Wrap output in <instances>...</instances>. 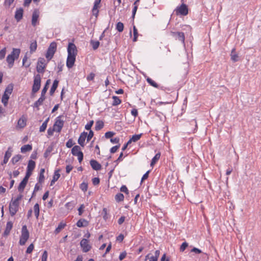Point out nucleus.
Instances as JSON below:
<instances>
[{
	"instance_id": "0eeeda50",
	"label": "nucleus",
	"mask_w": 261,
	"mask_h": 261,
	"mask_svg": "<svg viewBox=\"0 0 261 261\" xmlns=\"http://www.w3.org/2000/svg\"><path fill=\"white\" fill-rule=\"evenodd\" d=\"M80 246L84 252H87L91 249V246L87 239H83L80 242Z\"/></svg>"
},
{
	"instance_id": "e2e57ef3",
	"label": "nucleus",
	"mask_w": 261,
	"mask_h": 261,
	"mask_svg": "<svg viewBox=\"0 0 261 261\" xmlns=\"http://www.w3.org/2000/svg\"><path fill=\"white\" fill-rule=\"evenodd\" d=\"M120 191L126 194H128V190L126 186L123 185L120 188Z\"/></svg>"
},
{
	"instance_id": "e433bc0d",
	"label": "nucleus",
	"mask_w": 261,
	"mask_h": 261,
	"mask_svg": "<svg viewBox=\"0 0 261 261\" xmlns=\"http://www.w3.org/2000/svg\"><path fill=\"white\" fill-rule=\"evenodd\" d=\"M49 118H47L42 123V124L41 125V126L39 128V131L40 132H43L45 130L48 122L49 121Z\"/></svg>"
},
{
	"instance_id": "de8ad7c7",
	"label": "nucleus",
	"mask_w": 261,
	"mask_h": 261,
	"mask_svg": "<svg viewBox=\"0 0 261 261\" xmlns=\"http://www.w3.org/2000/svg\"><path fill=\"white\" fill-rule=\"evenodd\" d=\"M80 189L83 191L86 192L88 189V184L85 182L80 185Z\"/></svg>"
},
{
	"instance_id": "b1692460",
	"label": "nucleus",
	"mask_w": 261,
	"mask_h": 261,
	"mask_svg": "<svg viewBox=\"0 0 261 261\" xmlns=\"http://www.w3.org/2000/svg\"><path fill=\"white\" fill-rule=\"evenodd\" d=\"M58 84H59V81H58L57 80H55L54 81L53 85H52V86L50 89V91H49L50 95H52L54 94L56 89L58 87Z\"/></svg>"
},
{
	"instance_id": "603ef678",
	"label": "nucleus",
	"mask_w": 261,
	"mask_h": 261,
	"mask_svg": "<svg viewBox=\"0 0 261 261\" xmlns=\"http://www.w3.org/2000/svg\"><path fill=\"white\" fill-rule=\"evenodd\" d=\"M34 248V246L33 243L31 244L27 248L26 253L28 254L31 253Z\"/></svg>"
},
{
	"instance_id": "a19ab883",
	"label": "nucleus",
	"mask_w": 261,
	"mask_h": 261,
	"mask_svg": "<svg viewBox=\"0 0 261 261\" xmlns=\"http://www.w3.org/2000/svg\"><path fill=\"white\" fill-rule=\"evenodd\" d=\"M34 211L35 213V215L37 219H38L39 216V205L38 203H36L34 206Z\"/></svg>"
},
{
	"instance_id": "79ce46f5",
	"label": "nucleus",
	"mask_w": 261,
	"mask_h": 261,
	"mask_svg": "<svg viewBox=\"0 0 261 261\" xmlns=\"http://www.w3.org/2000/svg\"><path fill=\"white\" fill-rule=\"evenodd\" d=\"M124 195L121 193H117L115 197V200L117 202H121L124 200Z\"/></svg>"
},
{
	"instance_id": "5701e85b",
	"label": "nucleus",
	"mask_w": 261,
	"mask_h": 261,
	"mask_svg": "<svg viewBox=\"0 0 261 261\" xmlns=\"http://www.w3.org/2000/svg\"><path fill=\"white\" fill-rule=\"evenodd\" d=\"M230 57L231 60L234 62H237L239 60V56L236 53V49L234 48L231 50Z\"/></svg>"
},
{
	"instance_id": "774afa93",
	"label": "nucleus",
	"mask_w": 261,
	"mask_h": 261,
	"mask_svg": "<svg viewBox=\"0 0 261 261\" xmlns=\"http://www.w3.org/2000/svg\"><path fill=\"white\" fill-rule=\"evenodd\" d=\"M120 145H116L115 146H113L110 149V152L112 153H114L116 152L117 150V149L119 148Z\"/></svg>"
},
{
	"instance_id": "f03ea898",
	"label": "nucleus",
	"mask_w": 261,
	"mask_h": 261,
	"mask_svg": "<svg viewBox=\"0 0 261 261\" xmlns=\"http://www.w3.org/2000/svg\"><path fill=\"white\" fill-rule=\"evenodd\" d=\"M22 197L21 195H19L15 199H12L9 204V211L11 216H14L18 211L19 201Z\"/></svg>"
},
{
	"instance_id": "69168bd1",
	"label": "nucleus",
	"mask_w": 261,
	"mask_h": 261,
	"mask_svg": "<svg viewBox=\"0 0 261 261\" xmlns=\"http://www.w3.org/2000/svg\"><path fill=\"white\" fill-rule=\"evenodd\" d=\"M32 171L28 170V169H27L26 174H25V176H24V177L23 178L28 180L29 177H30V176L32 174Z\"/></svg>"
},
{
	"instance_id": "6e6552de",
	"label": "nucleus",
	"mask_w": 261,
	"mask_h": 261,
	"mask_svg": "<svg viewBox=\"0 0 261 261\" xmlns=\"http://www.w3.org/2000/svg\"><path fill=\"white\" fill-rule=\"evenodd\" d=\"M45 60L44 58H40L38 61L37 66V71L39 73H43L44 71V69L46 66Z\"/></svg>"
},
{
	"instance_id": "9d476101",
	"label": "nucleus",
	"mask_w": 261,
	"mask_h": 261,
	"mask_svg": "<svg viewBox=\"0 0 261 261\" xmlns=\"http://www.w3.org/2000/svg\"><path fill=\"white\" fill-rule=\"evenodd\" d=\"M77 48L75 45L73 43H69L67 47L68 55H71L72 56H76L77 55Z\"/></svg>"
},
{
	"instance_id": "4468645a",
	"label": "nucleus",
	"mask_w": 261,
	"mask_h": 261,
	"mask_svg": "<svg viewBox=\"0 0 261 261\" xmlns=\"http://www.w3.org/2000/svg\"><path fill=\"white\" fill-rule=\"evenodd\" d=\"M90 164L92 168L94 170L98 171L101 168V165L95 160H91L90 161Z\"/></svg>"
},
{
	"instance_id": "f3484780",
	"label": "nucleus",
	"mask_w": 261,
	"mask_h": 261,
	"mask_svg": "<svg viewBox=\"0 0 261 261\" xmlns=\"http://www.w3.org/2000/svg\"><path fill=\"white\" fill-rule=\"evenodd\" d=\"M60 169H58L55 171L53 179L50 182V186L54 185L56 181H57L60 177Z\"/></svg>"
},
{
	"instance_id": "ea45409f",
	"label": "nucleus",
	"mask_w": 261,
	"mask_h": 261,
	"mask_svg": "<svg viewBox=\"0 0 261 261\" xmlns=\"http://www.w3.org/2000/svg\"><path fill=\"white\" fill-rule=\"evenodd\" d=\"M13 85L12 84H9L6 87V88L5 89V91L4 92V93H6L7 95H10L12 93V92L13 91Z\"/></svg>"
},
{
	"instance_id": "72a5a7b5",
	"label": "nucleus",
	"mask_w": 261,
	"mask_h": 261,
	"mask_svg": "<svg viewBox=\"0 0 261 261\" xmlns=\"http://www.w3.org/2000/svg\"><path fill=\"white\" fill-rule=\"evenodd\" d=\"M17 125L20 128L24 127L26 125L25 119L23 117L20 118L18 121Z\"/></svg>"
},
{
	"instance_id": "a211bd4d",
	"label": "nucleus",
	"mask_w": 261,
	"mask_h": 261,
	"mask_svg": "<svg viewBox=\"0 0 261 261\" xmlns=\"http://www.w3.org/2000/svg\"><path fill=\"white\" fill-rule=\"evenodd\" d=\"M13 227V223L11 221L7 222L6 224V227L5 231L4 232L3 235L4 236H7L10 232V231Z\"/></svg>"
},
{
	"instance_id": "052dcab7",
	"label": "nucleus",
	"mask_w": 261,
	"mask_h": 261,
	"mask_svg": "<svg viewBox=\"0 0 261 261\" xmlns=\"http://www.w3.org/2000/svg\"><path fill=\"white\" fill-rule=\"evenodd\" d=\"M126 255L127 253L125 251H124L123 252H121L119 256V260H123L126 256Z\"/></svg>"
},
{
	"instance_id": "7ed1b4c3",
	"label": "nucleus",
	"mask_w": 261,
	"mask_h": 261,
	"mask_svg": "<svg viewBox=\"0 0 261 261\" xmlns=\"http://www.w3.org/2000/svg\"><path fill=\"white\" fill-rule=\"evenodd\" d=\"M29 238V232L25 225H23L21 228V236L19 243L20 245H24Z\"/></svg>"
},
{
	"instance_id": "09e8293b",
	"label": "nucleus",
	"mask_w": 261,
	"mask_h": 261,
	"mask_svg": "<svg viewBox=\"0 0 261 261\" xmlns=\"http://www.w3.org/2000/svg\"><path fill=\"white\" fill-rule=\"evenodd\" d=\"M6 54V48L4 47L0 50V60H3Z\"/></svg>"
},
{
	"instance_id": "49530a36",
	"label": "nucleus",
	"mask_w": 261,
	"mask_h": 261,
	"mask_svg": "<svg viewBox=\"0 0 261 261\" xmlns=\"http://www.w3.org/2000/svg\"><path fill=\"white\" fill-rule=\"evenodd\" d=\"M133 33H134L133 41L136 42L137 40L138 33V30L135 26H134V27H133Z\"/></svg>"
},
{
	"instance_id": "5fc2aeb1",
	"label": "nucleus",
	"mask_w": 261,
	"mask_h": 261,
	"mask_svg": "<svg viewBox=\"0 0 261 261\" xmlns=\"http://www.w3.org/2000/svg\"><path fill=\"white\" fill-rule=\"evenodd\" d=\"M94 136V133L93 132L92 130H90L89 131V134H87V141L88 142Z\"/></svg>"
},
{
	"instance_id": "c03bdc74",
	"label": "nucleus",
	"mask_w": 261,
	"mask_h": 261,
	"mask_svg": "<svg viewBox=\"0 0 261 261\" xmlns=\"http://www.w3.org/2000/svg\"><path fill=\"white\" fill-rule=\"evenodd\" d=\"M124 29V25L123 23L121 22H118L117 23L116 25V29L119 32H122L123 31Z\"/></svg>"
},
{
	"instance_id": "423d86ee",
	"label": "nucleus",
	"mask_w": 261,
	"mask_h": 261,
	"mask_svg": "<svg viewBox=\"0 0 261 261\" xmlns=\"http://www.w3.org/2000/svg\"><path fill=\"white\" fill-rule=\"evenodd\" d=\"M175 11L177 15L186 16L188 14L189 9L187 5L182 3L176 7Z\"/></svg>"
},
{
	"instance_id": "9b49d317",
	"label": "nucleus",
	"mask_w": 261,
	"mask_h": 261,
	"mask_svg": "<svg viewBox=\"0 0 261 261\" xmlns=\"http://www.w3.org/2000/svg\"><path fill=\"white\" fill-rule=\"evenodd\" d=\"M171 34L173 37L175 38L176 39L184 43L185 37L184 33L179 32H171Z\"/></svg>"
},
{
	"instance_id": "a878e982",
	"label": "nucleus",
	"mask_w": 261,
	"mask_h": 261,
	"mask_svg": "<svg viewBox=\"0 0 261 261\" xmlns=\"http://www.w3.org/2000/svg\"><path fill=\"white\" fill-rule=\"evenodd\" d=\"M39 17V15L37 12L35 11L33 12L32 18V24L33 26H36Z\"/></svg>"
},
{
	"instance_id": "338daca9",
	"label": "nucleus",
	"mask_w": 261,
	"mask_h": 261,
	"mask_svg": "<svg viewBox=\"0 0 261 261\" xmlns=\"http://www.w3.org/2000/svg\"><path fill=\"white\" fill-rule=\"evenodd\" d=\"M149 172H150V170H148L143 175V176L142 177V178H141V182H142L143 181H144V180L147 179V178L148 177V176H149Z\"/></svg>"
},
{
	"instance_id": "680f3d73",
	"label": "nucleus",
	"mask_w": 261,
	"mask_h": 261,
	"mask_svg": "<svg viewBox=\"0 0 261 261\" xmlns=\"http://www.w3.org/2000/svg\"><path fill=\"white\" fill-rule=\"evenodd\" d=\"M188 244L185 242L184 243H182L181 245L180 246V251H184L186 248L188 247Z\"/></svg>"
},
{
	"instance_id": "ddd939ff",
	"label": "nucleus",
	"mask_w": 261,
	"mask_h": 261,
	"mask_svg": "<svg viewBox=\"0 0 261 261\" xmlns=\"http://www.w3.org/2000/svg\"><path fill=\"white\" fill-rule=\"evenodd\" d=\"M13 151L12 148L11 147H8V150L6 151L5 154L4 160L2 163V165H3L8 163L9 158L11 157L12 155V152Z\"/></svg>"
},
{
	"instance_id": "473e14b6",
	"label": "nucleus",
	"mask_w": 261,
	"mask_h": 261,
	"mask_svg": "<svg viewBox=\"0 0 261 261\" xmlns=\"http://www.w3.org/2000/svg\"><path fill=\"white\" fill-rule=\"evenodd\" d=\"M50 83V80L48 79L46 81V83H45V85L44 86V87H43V89L42 90V91H41V95L43 96H45V93H46L47 92V90L48 89V85Z\"/></svg>"
},
{
	"instance_id": "cd10ccee",
	"label": "nucleus",
	"mask_w": 261,
	"mask_h": 261,
	"mask_svg": "<svg viewBox=\"0 0 261 261\" xmlns=\"http://www.w3.org/2000/svg\"><path fill=\"white\" fill-rule=\"evenodd\" d=\"M103 122L101 120H98L95 123V129L96 130H99L103 127Z\"/></svg>"
},
{
	"instance_id": "dca6fc26",
	"label": "nucleus",
	"mask_w": 261,
	"mask_h": 261,
	"mask_svg": "<svg viewBox=\"0 0 261 261\" xmlns=\"http://www.w3.org/2000/svg\"><path fill=\"white\" fill-rule=\"evenodd\" d=\"M23 10L22 8H20L17 9L15 13V18L17 21H19L22 18Z\"/></svg>"
},
{
	"instance_id": "6ab92c4d",
	"label": "nucleus",
	"mask_w": 261,
	"mask_h": 261,
	"mask_svg": "<svg viewBox=\"0 0 261 261\" xmlns=\"http://www.w3.org/2000/svg\"><path fill=\"white\" fill-rule=\"evenodd\" d=\"M76 224L79 227H84L87 226L89 224V222L85 219H81L76 222Z\"/></svg>"
},
{
	"instance_id": "c756f323",
	"label": "nucleus",
	"mask_w": 261,
	"mask_h": 261,
	"mask_svg": "<svg viewBox=\"0 0 261 261\" xmlns=\"http://www.w3.org/2000/svg\"><path fill=\"white\" fill-rule=\"evenodd\" d=\"M161 157V153L160 152L157 153L155 156L152 159L150 163V166L153 167L154 165L158 162Z\"/></svg>"
},
{
	"instance_id": "c9c22d12",
	"label": "nucleus",
	"mask_w": 261,
	"mask_h": 261,
	"mask_svg": "<svg viewBox=\"0 0 261 261\" xmlns=\"http://www.w3.org/2000/svg\"><path fill=\"white\" fill-rule=\"evenodd\" d=\"M112 98L113 99L112 103L113 106H118L121 103V100L118 96H113Z\"/></svg>"
},
{
	"instance_id": "6e6d98bb",
	"label": "nucleus",
	"mask_w": 261,
	"mask_h": 261,
	"mask_svg": "<svg viewBox=\"0 0 261 261\" xmlns=\"http://www.w3.org/2000/svg\"><path fill=\"white\" fill-rule=\"evenodd\" d=\"M47 256H48L47 252L45 250L42 255L41 261H47Z\"/></svg>"
},
{
	"instance_id": "1a4fd4ad",
	"label": "nucleus",
	"mask_w": 261,
	"mask_h": 261,
	"mask_svg": "<svg viewBox=\"0 0 261 261\" xmlns=\"http://www.w3.org/2000/svg\"><path fill=\"white\" fill-rule=\"evenodd\" d=\"M60 117H57L56 121L54 125V128L56 129V131L60 133L63 127L64 122L63 120L59 119Z\"/></svg>"
},
{
	"instance_id": "393cba45",
	"label": "nucleus",
	"mask_w": 261,
	"mask_h": 261,
	"mask_svg": "<svg viewBox=\"0 0 261 261\" xmlns=\"http://www.w3.org/2000/svg\"><path fill=\"white\" fill-rule=\"evenodd\" d=\"M37 48V43L36 40L32 42L30 45V52L31 54H32L36 50Z\"/></svg>"
},
{
	"instance_id": "13d9d810",
	"label": "nucleus",
	"mask_w": 261,
	"mask_h": 261,
	"mask_svg": "<svg viewBox=\"0 0 261 261\" xmlns=\"http://www.w3.org/2000/svg\"><path fill=\"white\" fill-rule=\"evenodd\" d=\"M114 135V133L112 132H107L105 133V137L107 139L112 138Z\"/></svg>"
},
{
	"instance_id": "7c9ffc66",
	"label": "nucleus",
	"mask_w": 261,
	"mask_h": 261,
	"mask_svg": "<svg viewBox=\"0 0 261 261\" xmlns=\"http://www.w3.org/2000/svg\"><path fill=\"white\" fill-rule=\"evenodd\" d=\"M35 165L36 164L34 161H33L32 160H29L27 169H28V170H31L33 171L34 168H35Z\"/></svg>"
},
{
	"instance_id": "f257e3e1",
	"label": "nucleus",
	"mask_w": 261,
	"mask_h": 261,
	"mask_svg": "<svg viewBox=\"0 0 261 261\" xmlns=\"http://www.w3.org/2000/svg\"><path fill=\"white\" fill-rule=\"evenodd\" d=\"M20 53V49L19 48H14L11 54L7 56L6 61L9 68H11L13 66L14 61L19 58Z\"/></svg>"
},
{
	"instance_id": "aec40b11",
	"label": "nucleus",
	"mask_w": 261,
	"mask_h": 261,
	"mask_svg": "<svg viewBox=\"0 0 261 261\" xmlns=\"http://www.w3.org/2000/svg\"><path fill=\"white\" fill-rule=\"evenodd\" d=\"M28 180L23 178L22 179V180L20 182V184L18 187V190L19 192L22 193L23 191V190L28 183Z\"/></svg>"
},
{
	"instance_id": "37998d69",
	"label": "nucleus",
	"mask_w": 261,
	"mask_h": 261,
	"mask_svg": "<svg viewBox=\"0 0 261 261\" xmlns=\"http://www.w3.org/2000/svg\"><path fill=\"white\" fill-rule=\"evenodd\" d=\"M90 44L92 46V48L94 50H96L98 48L99 46V42L98 41L91 40Z\"/></svg>"
},
{
	"instance_id": "2eb2a0df",
	"label": "nucleus",
	"mask_w": 261,
	"mask_h": 261,
	"mask_svg": "<svg viewBox=\"0 0 261 261\" xmlns=\"http://www.w3.org/2000/svg\"><path fill=\"white\" fill-rule=\"evenodd\" d=\"M87 136V133L83 132L80 136L78 139V143L82 147L85 146V141Z\"/></svg>"
},
{
	"instance_id": "412c9836",
	"label": "nucleus",
	"mask_w": 261,
	"mask_h": 261,
	"mask_svg": "<svg viewBox=\"0 0 261 261\" xmlns=\"http://www.w3.org/2000/svg\"><path fill=\"white\" fill-rule=\"evenodd\" d=\"M71 153L74 156H77L82 153L81 150V147L78 145L73 146L71 149Z\"/></svg>"
},
{
	"instance_id": "39448f33",
	"label": "nucleus",
	"mask_w": 261,
	"mask_h": 261,
	"mask_svg": "<svg viewBox=\"0 0 261 261\" xmlns=\"http://www.w3.org/2000/svg\"><path fill=\"white\" fill-rule=\"evenodd\" d=\"M41 76L39 74H37L34 76L32 90V93H36L40 89L41 86Z\"/></svg>"
},
{
	"instance_id": "20e7f679",
	"label": "nucleus",
	"mask_w": 261,
	"mask_h": 261,
	"mask_svg": "<svg viewBox=\"0 0 261 261\" xmlns=\"http://www.w3.org/2000/svg\"><path fill=\"white\" fill-rule=\"evenodd\" d=\"M57 50V43L55 42H51L46 51L45 57L47 61H50L53 57Z\"/></svg>"
},
{
	"instance_id": "a18cd8bd",
	"label": "nucleus",
	"mask_w": 261,
	"mask_h": 261,
	"mask_svg": "<svg viewBox=\"0 0 261 261\" xmlns=\"http://www.w3.org/2000/svg\"><path fill=\"white\" fill-rule=\"evenodd\" d=\"M146 81L148 82V83H149L151 86H153V87H155V88L158 87V85L157 84V83H156L151 79H150L149 77H147L146 79Z\"/></svg>"
},
{
	"instance_id": "8fccbe9b",
	"label": "nucleus",
	"mask_w": 261,
	"mask_h": 261,
	"mask_svg": "<svg viewBox=\"0 0 261 261\" xmlns=\"http://www.w3.org/2000/svg\"><path fill=\"white\" fill-rule=\"evenodd\" d=\"M94 123L93 120L90 121L87 124H86L85 128L86 130H91V128Z\"/></svg>"
},
{
	"instance_id": "4c0bfd02",
	"label": "nucleus",
	"mask_w": 261,
	"mask_h": 261,
	"mask_svg": "<svg viewBox=\"0 0 261 261\" xmlns=\"http://www.w3.org/2000/svg\"><path fill=\"white\" fill-rule=\"evenodd\" d=\"M9 95H7L6 93H4L2 98V102L3 103L4 105L6 107L8 105V100L9 98Z\"/></svg>"
},
{
	"instance_id": "bf43d9fd",
	"label": "nucleus",
	"mask_w": 261,
	"mask_h": 261,
	"mask_svg": "<svg viewBox=\"0 0 261 261\" xmlns=\"http://www.w3.org/2000/svg\"><path fill=\"white\" fill-rule=\"evenodd\" d=\"M92 184L94 186L99 185L100 182V179L98 177H94L92 179Z\"/></svg>"
},
{
	"instance_id": "0e129e2a",
	"label": "nucleus",
	"mask_w": 261,
	"mask_h": 261,
	"mask_svg": "<svg viewBox=\"0 0 261 261\" xmlns=\"http://www.w3.org/2000/svg\"><path fill=\"white\" fill-rule=\"evenodd\" d=\"M44 180V174H39V177L38 178V181L39 184H41Z\"/></svg>"
},
{
	"instance_id": "bb28decb",
	"label": "nucleus",
	"mask_w": 261,
	"mask_h": 261,
	"mask_svg": "<svg viewBox=\"0 0 261 261\" xmlns=\"http://www.w3.org/2000/svg\"><path fill=\"white\" fill-rule=\"evenodd\" d=\"M45 99V96L41 95L40 97L34 103V108H38V107L42 105L43 101Z\"/></svg>"
},
{
	"instance_id": "4d7b16f0",
	"label": "nucleus",
	"mask_w": 261,
	"mask_h": 261,
	"mask_svg": "<svg viewBox=\"0 0 261 261\" xmlns=\"http://www.w3.org/2000/svg\"><path fill=\"white\" fill-rule=\"evenodd\" d=\"M55 131H56V129L55 128L49 127L47 129V135H48V136L49 137V136H53V134H54V132Z\"/></svg>"
},
{
	"instance_id": "3c124183",
	"label": "nucleus",
	"mask_w": 261,
	"mask_h": 261,
	"mask_svg": "<svg viewBox=\"0 0 261 261\" xmlns=\"http://www.w3.org/2000/svg\"><path fill=\"white\" fill-rule=\"evenodd\" d=\"M75 143L73 142L72 139H70L66 143V146L67 148H71L73 146Z\"/></svg>"
},
{
	"instance_id": "c85d7f7f",
	"label": "nucleus",
	"mask_w": 261,
	"mask_h": 261,
	"mask_svg": "<svg viewBox=\"0 0 261 261\" xmlns=\"http://www.w3.org/2000/svg\"><path fill=\"white\" fill-rule=\"evenodd\" d=\"M32 149V146L31 145L27 144L22 146L21 147V152L22 153H25L26 152L31 151Z\"/></svg>"
},
{
	"instance_id": "4be33fe9",
	"label": "nucleus",
	"mask_w": 261,
	"mask_h": 261,
	"mask_svg": "<svg viewBox=\"0 0 261 261\" xmlns=\"http://www.w3.org/2000/svg\"><path fill=\"white\" fill-rule=\"evenodd\" d=\"M142 136V134H136L133 136L129 139L128 140V143H132V142H136L138 140H139L141 138V137Z\"/></svg>"
},
{
	"instance_id": "2f4dec72",
	"label": "nucleus",
	"mask_w": 261,
	"mask_h": 261,
	"mask_svg": "<svg viewBox=\"0 0 261 261\" xmlns=\"http://www.w3.org/2000/svg\"><path fill=\"white\" fill-rule=\"evenodd\" d=\"M66 223L63 222H60V224L58 225V227L56 228L55 230V233L56 234L59 233L61 231V230L66 226Z\"/></svg>"
},
{
	"instance_id": "58836bf2",
	"label": "nucleus",
	"mask_w": 261,
	"mask_h": 261,
	"mask_svg": "<svg viewBox=\"0 0 261 261\" xmlns=\"http://www.w3.org/2000/svg\"><path fill=\"white\" fill-rule=\"evenodd\" d=\"M28 58L26 54L22 59V65L24 66L26 68L29 67V66L31 65V62L27 61Z\"/></svg>"
},
{
	"instance_id": "864d4df0",
	"label": "nucleus",
	"mask_w": 261,
	"mask_h": 261,
	"mask_svg": "<svg viewBox=\"0 0 261 261\" xmlns=\"http://www.w3.org/2000/svg\"><path fill=\"white\" fill-rule=\"evenodd\" d=\"M14 0H5L4 5L7 7H10L14 2Z\"/></svg>"
},
{
	"instance_id": "f704fd0d",
	"label": "nucleus",
	"mask_w": 261,
	"mask_h": 261,
	"mask_svg": "<svg viewBox=\"0 0 261 261\" xmlns=\"http://www.w3.org/2000/svg\"><path fill=\"white\" fill-rule=\"evenodd\" d=\"M22 159V156L20 154H17L14 155L11 159V162L13 165H15L18 162Z\"/></svg>"
},
{
	"instance_id": "f8f14e48",
	"label": "nucleus",
	"mask_w": 261,
	"mask_h": 261,
	"mask_svg": "<svg viewBox=\"0 0 261 261\" xmlns=\"http://www.w3.org/2000/svg\"><path fill=\"white\" fill-rule=\"evenodd\" d=\"M76 56L68 55L66 60V66L68 68H71L74 65L75 61Z\"/></svg>"
}]
</instances>
